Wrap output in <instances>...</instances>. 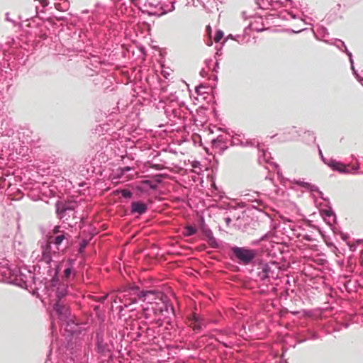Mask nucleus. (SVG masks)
Returning <instances> with one entry per match:
<instances>
[{"label":"nucleus","instance_id":"nucleus-1","mask_svg":"<svg viewBox=\"0 0 363 363\" xmlns=\"http://www.w3.org/2000/svg\"><path fill=\"white\" fill-rule=\"evenodd\" d=\"M230 250L232 252L231 259L243 265L250 264L257 255L255 250L245 247L235 246L233 247Z\"/></svg>","mask_w":363,"mask_h":363},{"label":"nucleus","instance_id":"nucleus-2","mask_svg":"<svg viewBox=\"0 0 363 363\" xmlns=\"http://www.w3.org/2000/svg\"><path fill=\"white\" fill-rule=\"evenodd\" d=\"M70 238V235L69 233L66 232H62L60 234L57 235L50 236L48 238V244L47 245V248L50 249V244L53 243L57 246V248L59 249V246L63 242V241H66L68 242Z\"/></svg>","mask_w":363,"mask_h":363},{"label":"nucleus","instance_id":"nucleus-3","mask_svg":"<svg viewBox=\"0 0 363 363\" xmlns=\"http://www.w3.org/2000/svg\"><path fill=\"white\" fill-rule=\"evenodd\" d=\"M188 324L195 331L201 330V321L196 314H193L191 317L188 318Z\"/></svg>","mask_w":363,"mask_h":363},{"label":"nucleus","instance_id":"nucleus-4","mask_svg":"<svg viewBox=\"0 0 363 363\" xmlns=\"http://www.w3.org/2000/svg\"><path fill=\"white\" fill-rule=\"evenodd\" d=\"M147 210V206L145 203L142 202H133L131 204V211L133 213H138L139 214H143L146 212Z\"/></svg>","mask_w":363,"mask_h":363},{"label":"nucleus","instance_id":"nucleus-5","mask_svg":"<svg viewBox=\"0 0 363 363\" xmlns=\"http://www.w3.org/2000/svg\"><path fill=\"white\" fill-rule=\"evenodd\" d=\"M66 206L62 203H56V213L57 214L59 218L62 219L66 216Z\"/></svg>","mask_w":363,"mask_h":363},{"label":"nucleus","instance_id":"nucleus-6","mask_svg":"<svg viewBox=\"0 0 363 363\" xmlns=\"http://www.w3.org/2000/svg\"><path fill=\"white\" fill-rule=\"evenodd\" d=\"M332 166L334 167V169L340 172H345L347 168L346 166H345L343 164L337 162H333Z\"/></svg>","mask_w":363,"mask_h":363},{"label":"nucleus","instance_id":"nucleus-7","mask_svg":"<svg viewBox=\"0 0 363 363\" xmlns=\"http://www.w3.org/2000/svg\"><path fill=\"white\" fill-rule=\"evenodd\" d=\"M296 184L298 185H299L300 186H302V187H304V188H306L308 189H311V190H313V188L315 187L314 185H312L311 184H310L308 182H302V181H298V182H296Z\"/></svg>","mask_w":363,"mask_h":363},{"label":"nucleus","instance_id":"nucleus-8","mask_svg":"<svg viewBox=\"0 0 363 363\" xmlns=\"http://www.w3.org/2000/svg\"><path fill=\"white\" fill-rule=\"evenodd\" d=\"M150 295H153V291H142L140 292V294H139V297L140 298H141L143 301H145L147 298V296H150Z\"/></svg>","mask_w":363,"mask_h":363},{"label":"nucleus","instance_id":"nucleus-9","mask_svg":"<svg viewBox=\"0 0 363 363\" xmlns=\"http://www.w3.org/2000/svg\"><path fill=\"white\" fill-rule=\"evenodd\" d=\"M223 37V32L222 30H217L214 36V41L218 43Z\"/></svg>","mask_w":363,"mask_h":363},{"label":"nucleus","instance_id":"nucleus-10","mask_svg":"<svg viewBox=\"0 0 363 363\" xmlns=\"http://www.w3.org/2000/svg\"><path fill=\"white\" fill-rule=\"evenodd\" d=\"M186 235L188 236L193 235L196 233V228L192 226H187L186 228Z\"/></svg>","mask_w":363,"mask_h":363},{"label":"nucleus","instance_id":"nucleus-11","mask_svg":"<svg viewBox=\"0 0 363 363\" xmlns=\"http://www.w3.org/2000/svg\"><path fill=\"white\" fill-rule=\"evenodd\" d=\"M208 243L212 247H217L218 244L216 242V240L214 237L211 236L208 239Z\"/></svg>","mask_w":363,"mask_h":363},{"label":"nucleus","instance_id":"nucleus-12","mask_svg":"<svg viewBox=\"0 0 363 363\" xmlns=\"http://www.w3.org/2000/svg\"><path fill=\"white\" fill-rule=\"evenodd\" d=\"M65 206H66L67 211H72L74 210V208L76 207V204L73 203H69L65 204Z\"/></svg>","mask_w":363,"mask_h":363},{"label":"nucleus","instance_id":"nucleus-13","mask_svg":"<svg viewBox=\"0 0 363 363\" xmlns=\"http://www.w3.org/2000/svg\"><path fill=\"white\" fill-rule=\"evenodd\" d=\"M122 195L124 198H130L132 196V193L128 190H123Z\"/></svg>","mask_w":363,"mask_h":363},{"label":"nucleus","instance_id":"nucleus-14","mask_svg":"<svg viewBox=\"0 0 363 363\" xmlns=\"http://www.w3.org/2000/svg\"><path fill=\"white\" fill-rule=\"evenodd\" d=\"M62 231L60 230V226H58V225L55 226V228L52 230V233L55 235L60 234V233H62Z\"/></svg>","mask_w":363,"mask_h":363},{"label":"nucleus","instance_id":"nucleus-15","mask_svg":"<svg viewBox=\"0 0 363 363\" xmlns=\"http://www.w3.org/2000/svg\"><path fill=\"white\" fill-rule=\"evenodd\" d=\"M43 258L48 263H49L51 260L50 255H49V253H47V252L43 253Z\"/></svg>","mask_w":363,"mask_h":363},{"label":"nucleus","instance_id":"nucleus-16","mask_svg":"<svg viewBox=\"0 0 363 363\" xmlns=\"http://www.w3.org/2000/svg\"><path fill=\"white\" fill-rule=\"evenodd\" d=\"M72 272V269L70 268H67L64 274L66 278H69Z\"/></svg>","mask_w":363,"mask_h":363},{"label":"nucleus","instance_id":"nucleus-17","mask_svg":"<svg viewBox=\"0 0 363 363\" xmlns=\"http://www.w3.org/2000/svg\"><path fill=\"white\" fill-rule=\"evenodd\" d=\"M131 169L130 167H124L121 169V174H125L127 172H129Z\"/></svg>","mask_w":363,"mask_h":363},{"label":"nucleus","instance_id":"nucleus-18","mask_svg":"<svg viewBox=\"0 0 363 363\" xmlns=\"http://www.w3.org/2000/svg\"><path fill=\"white\" fill-rule=\"evenodd\" d=\"M225 221L227 226H229L232 220L230 218L228 217V218H225Z\"/></svg>","mask_w":363,"mask_h":363},{"label":"nucleus","instance_id":"nucleus-19","mask_svg":"<svg viewBox=\"0 0 363 363\" xmlns=\"http://www.w3.org/2000/svg\"><path fill=\"white\" fill-rule=\"evenodd\" d=\"M206 30H207L208 35H210L211 33V27L210 26H206Z\"/></svg>","mask_w":363,"mask_h":363},{"label":"nucleus","instance_id":"nucleus-20","mask_svg":"<svg viewBox=\"0 0 363 363\" xmlns=\"http://www.w3.org/2000/svg\"><path fill=\"white\" fill-rule=\"evenodd\" d=\"M64 296V294L62 292H60L59 290L57 291V296L58 297H60V296Z\"/></svg>","mask_w":363,"mask_h":363},{"label":"nucleus","instance_id":"nucleus-21","mask_svg":"<svg viewBox=\"0 0 363 363\" xmlns=\"http://www.w3.org/2000/svg\"><path fill=\"white\" fill-rule=\"evenodd\" d=\"M58 306H59V305H58V304H57V305H56V308H57V311H59V309H58Z\"/></svg>","mask_w":363,"mask_h":363}]
</instances>
